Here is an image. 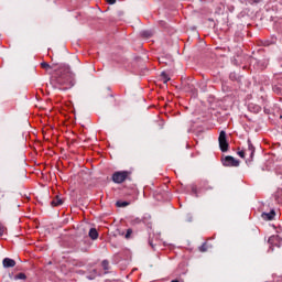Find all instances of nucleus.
Here are the masks:
<instances>
[{
  "label": "nucleus",
  "mask_w": 282,
  "mask_h": 282,
  "mask_svg": "<svg viewBox=\"0 0 282 282\" xmlns=\"http://www.w3.org/2000/svg\"><path fill=\"white\" fill-rule=\"evenodd\" d=\"M274 210H271L270 213H263L262 219H264L265 221H272V219H274Z\"/></svg>",
  "instance_id": "39448f33"
},
{
  "label": "nucleus",
  "mask_w": 282,
  "mask_h": 282,
  "mask_svg": "<svg viewBox=\"0 0 282 282\" xmlns=\"http://www.w3.org/2000/svg\"><path fill=\"white\" fill-rule=\"evenodd\" d=\"M161 76L163 78V83H169V80H171V78H167L166 73H162Z\"/></svg>",
  "instance_id": "f8f14e48"
},
{
  "label": "nucleus",
  "mask_w": 282,
  "mask_h": 282,
  "mask_svg": "<svg viewBox=\"0 0 282 282\" xmlns=\"http://www.w3.org/2000/svg\"><path fill=\"white\" fill-rule=\"evenodd\" d=\"M102 265H104L105 270H107V265H109V262L104 261V262H102Z\"/></svg>",
  "instance_id": "dca6fc26"
},
{
  "label": "nucleus",
  "mask_w": 282,
  "mask_h": 282,
  "mask_svg": "<svg viewBox=\"0 0 282 282\" xmlns=\"http://www.w3.org/2000/svg\"><path fill=\"white\" fill-rule=\"evenodd\" d=\"M202 252H206V249L204 247L200 248Z\"/></svg>",
  "instance_id": "6ab92c4d"
},
{
  "label": "nucleus",
  "mask_w": 282,
  "mask_h": 282,
  "mask_svg": "<svg viewBox=\"0 0 282 282\" xmlns=\"http://www.w3.org/2000/svg\"><path fill=\"white\" fill-rule=\"evenodd\" d=\"M107 3H109L110 6H113L116 3V0H106Z\"/></svg>",
  "instance_id": "2eb2a0df"
},
{
  "label": "nucleus",
  "mask_w": 282,
  "mask_h": 282,
  "mask_svg": "<svg viewBox=\"0 0 282 282\" xmlns=\"http://www.w3.org/2000/svg\"><path fill=\"white\" fill-rule=\"evenodd\" d=\"M89 237L90 239H98V230H96V228H91L89 230Z\"/></svg>",
  "instance_id": "0eeeda50"
},
{
  "label": "nucleus",
  "mask_w": 282,
  "mask_h": 282,
  "mask_svg": "<svg viewBox=\"0 0 282 282\" xmlns=\"http://www.w3.org/2000/svg\"><path fill=\"white\" fill-rule=\"evenodd\" d=\"M41 67H43V69H52V66H50V64H47V63H45V62H43V63L41 64Z\"/></svg>",
  "instance_id": "9d476101"
},
{
  "label": "nucleus",
  "mask_w": 282,
  "mask_h": 282,
  "mask_svg": "<svg viewBox=\"0 0 282 282\" xmlns=\"http://www.w3.org/2000/svg\"><path fill=\"white\" fill-rule=\"evenodd\" d=\"M129 172H116L112 175V181L115 182V184H122V182H124V180H127Z\"/></svg>",
  "instance_id": "f257e3e1"
},
{
  "label": "nucleus",
  "mask_w": 282,
  "mask_h": 282,
  "mask_svg": "<svg viewBox=\"0 0 282 282\" xmlns=\"http://www.w3.org/2000/svg\"><path fill=\"white\" fill-rule=\"evenodd\" d=\"M131 235V229H128V232L126 235V238L129 239V236Z\"/></svg>",
  "instance_id": "f3484780"
},
{
  "label": "nucleus",
  "mask_w": 282,
  "mask_h": 282,
  "mask_svg": "<svg viewBox=\"0 0 282 282\" xmlns=\"http://www.w3.org/2000/svg\"><path fill=\"white\" fill-rule=\"evenodd\" d=\"M238 155H239L240 158H246V152L239 151V152H238Z\"/></svg>",
  "instance_id": "ddd939ff"
},
{
  "label": "nucleus",
  "mask_w": 282,
  "mask_h": 282,
  "mask_svg": "<svg viewBox=\"0 0 282 282\" xmlns=\"http://www.w3.org/2000/svg\"><path fill=\"white\" fill-rule=\"evenodd\" d=\"M224 166H239V160L232 158V156H226L225 160H223Z\"/></svg>",
  "instance_id": "7ed1b4c3"
},
{
  "label": "nucleus",
  "mask_w": 282,
  "mask_h": 282,
  "mask_svg": "<svg viewBox=\"0 0 282 282\" xmlns=\"http://www.w3.org/2000/svg\"><path fill=\"white\" fill-rule=\"evenodd\" d=\"M3 235V228L0 227V237Z\"/></svg>",
  "instance_id": "a211bd4d"
},
{
  "label": "nucleus",
  "mask_w": 282,
  "mask_h": 282,
  "mask_svg": "<svg viewBox=\"0 0 282 282\" xmlns=\"http://www.w3.org/2000/svg\"><path fill=\"white\" fill-rule=\"evenodd\" d=\"M3 268H14L17 265V262L13 259L4 258L2 261Z\"/></svg>",
  "instance_id": "20e7f679"
},
{
  "label": "nucleus",
  "mask_w": 282,
  "mask_h": 282,
  "mask_svg": "<svg viewBox=\"0 0 282 282\" xmlns=\"http://www.w3.org/2000/svg\"><path fill=\"white\" fill-rule=\"evenodd\" d=\"M172 282H180V281H177V280H173Z\"/></svg>",
  "instance_id": "aec40b11"
},
{
  "label": "nucleus",
  "mask_w": 282,
  "mask_h": 282,
  "mask_svg": "<svg viewBox=\"0 0 282 282\" xmlns=\"http://www.w3.org/2000/svg\"><path fill=\"white\" fill-rule=\"evenodd\" d=\"M117 206L119 208H124V206H129V203H127V202H117Z\"/></svg>",
  "instance_id": "1a4fd4ad"
},
{
  "label": "nucleus",
  "mask_w": 282,
  "mask_h": 282,
  "mask_svg": "<svg viewBox=\"0 0 282 282\" xmlns=\"http://www.w3.org/2000/svg\"><path fill=\"white\" fill-rule=\"evenodd\" d=\"M143 36H147V39H149V36H151V32L149 31L143 32Z\"/></svg>",
  "instance_id": "4468645a"
},
{
  "label": "nucleus",
  "mask_w": 282,
  "mask_h": 282,
  "mask_svg": "<svg viewBox=\"0 0 282 282\" xmlns=\"http://www.w3.org/2000/svg\"><path fill=\"white\" fill-rule=\"evenodd\" d=\"M219 148L223 152L228 151V141L226 140V132L221 131L218 138Z\"/></svg>",
  "instance_id": "f03ea898"
},
{
  "label": "nucleus",
  "mask_w": 282,
  "mask_h": 282,
  "mask_svg": "<svg viewBox=\"0 0 282 282\" xmlns=\"http://www.w3.org/2000/svg\"><path fill=\"white\" fill-rule=\"evenodd\" d=\"M62 204H63V199L58 196L52 202V206H62Z\"/></svg>",
  "instance_id": "6e6552de"
},
{
  "label": "nucleus",
  "mask_w": 282,
  "mask_h": 282,
  "mask_svg": "<svg viewBox=\"0 0 282 282\" xmlns=\"http://www.w3.org/2000/svg\"><path fill=\"white\" fill-rule=\"evenodd\" d=\"M248 150H246V153H249L250 158H252V155H254V147L252 145V143H250V141H248Z\"/></svg>",
  "instance_id": "423d86ee"
},
{
  "label": "nucleus",
  "mask_w": 282,
  "mask_h": 282,
  "mask_svg": "<svg viewBox=\"0 0 282 282\" xmlns=\"http://www.w3.org/2000/svg\"><path fill=\"white\" fill-rule=\"evenodd\" d=\"M15 279H20L22 281H25L26 276H25V273H19Z\"/></svg>",
  "instance_id": "9b49d317"
}]
</instances>
